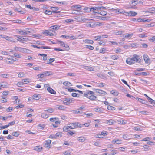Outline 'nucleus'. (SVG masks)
I'll use <instances>...</instances> for the list:
<instances>
[{"label": "nucleus", "instance_id": "774afa93", "mask_svg": "<svg viewBox=\"0 0 155 155\" xmlns=\"http://www.w3.org/2000/svg\"><path fill=\"white\" fill-rule=\"evenodd\" d=\"M12 109L13 108L12 107H9L6 109V111L7 112H11Z\"/></svg>", "mask_w": 155, "mask_h": 155}, {"label": "nucleus", "instance_id": "0e129e2a", "mask_svg": "<svg viewBox=\"0 0 155 155\" xmlns=\"http://www.w3.org/2000/svg\"><path fill=\"white\" fill-rule=\"evenodd\" d=\"M93 115V114L92 113H88L86 114V117L87 118H90L91 116Z\"/></svg>", "mask_w": 155, "mask_h": 155}, {"label": "nucleus", "instance_id": "4c0bfd02", "mask_svg": "<svg viewBox=\"0 0 155 155\" xmlns=\"http://www.w3.org/2000/svg\"><path fill=\"white\" fill-rule=\"evenodd\" d=\"M137 21L138 22H148V20H144V19H142L141 18H139L137 19Z\"/></svg>", "mask_w": 155, "mask_h": 155}, {"label": "nucleus", "instance_id": "6ab92c4d", "mask_svg": "<svg viewBox=\"0 0 155 155\" xmlns=\"http://www.w3.org/2000/svg\"><path fill=\"white\" fill-rule=\"evenodd\" d=\"M115 121L112 119L109 120H107V123L110 125H112Z\"/></svg>", "mask_w": 155, "mask_h": 155}, {"label": "nucleus", "instance_id": "c03bdc74", "mask_svg": "<svg viewBox=\"0 0 155 155\" xmlns=\"http://www.w3.org/2000/svg\"><path fill=\"white\" fill-rule=\"evenodd\" d=\"M97 8L99 9V11H101V10H102L101 9L106 10L107 9V8L103 6H98V8Z\"/></svg>", "mask_w": 155, "mask_h": 155}, {"label": "nucleus", "instance_id": "8fccbe9b", "mask_svg": "<svg viewBox=\"0 0 155 155\" xmlns=\"http://www.w3.org/2000/svg\"><path fill=\"white\" fill-rule=\"evenodd\" d=\"M64 100L67 102H72V100L70 98H65L64 99Z\"/></svg>", "mask_w": 155, "mask_h": 155}, {"label": "nucleus", "instance_id": "0eeeda50", "mask_svg": "<svg viewBox=\"0 0 155 155\" xmlns=\"http://www.w3.org/2000/svg\"><path fill=\"white\" fill-rule=\"evenodd\" d=\"M144 60L146 63L148 64L149 62V58L148 56L147 55H143V56Z\"/></svg>", "mask_w": 155, "mask_h": 155}, {"label": "nucleus", "instance_id": "58836bf2", "mask_svg": "<svg viewBox=\"0 0 155 155\" xmlns=\"http://www.w3.org/2000/svg\"><path fill=\"white\" fill-rule=\"evenodd\" d=\"M123 32L122 31H115L114 33L117 35H121Z\"/></svg>", "mask_w": 155, "mask_h": 155}, {"label": "nucleus", "instance_id": "e433bc0d", "mask_svg": "<svg viewBox=\"0 0 155 155\" xmlns=\"http://www.w3.org/2000/svg\"><path fill=\"white\" fill-rule=\"evenodd\" d=\"M75 124L76 125V128L77 127H81L84 125V124H81L79 123H75Z\"/></svg>", "mask_w": 155, "mask_h": 155}, {"label": "nucleus", "instance_id": "b1692460", "mask_svg": "<svg viewBox=\"0 0 155 155\" xmlns=\"http://www.w3.org/2000/svg\"><path fill=\"white\" fill-rule=\"evenodd\" d=\"M41 117L43 118H48L49 116L48 115L44 113H42L41 116Z\"/></svg>", "mask_w": 155, "mask_h": 155}, {"label": "nucleus", "instance_id": "20e7f679", "mask_svg": "<svg viewBox=\"0 0 155 155\" xmlns=\"http://www.w3.org/2000/svg\"><path fill=\"white\" fill-rule=\"evenodd\" d=\"M135 60L134 58H128L126 60V63L129 64H132L135 63Z\"/></svg>", "mask_w": 155, "mask_h": 155}, {"label": "nucleus", "instance_id": "ddd939ff", "mask_svg": "<svg viewBox=\"0 0 155 155\" xmlns=\"http://www.w3.org/2000/svg\"><path fill=\"white\" fill-rule=\"evenodd\" d=\"M137 2L134 0H132L131 1V2L130 3V5L131 6V8H134V7L135 6V5L137 4Z\"/></svg>", "mask_w": 155, "mask_h": 155}, {"label": "nucleus", "instance_id": "dca6fc26", "mask_svg": "<svg viewBox=\"0 0 155 155\" xmlns=\"http://www.w3.org/2000/svg\"><path fill=\"white\" fill-rule=\"evenodd\" d=\"M61 45L63 47H65L67 49H69V46L66 44H65L64 42L63 41H59Z\"/></svg>", "mask_w": 155, "mask_h": 155}, {"label": "nucleus", "instance_id": "3c124183", "mask_svg": "<svg viewBox=\"0 0 155 155\" xmlns=\"http://www.w3.org/2000/svg\"><path fill=\"white\" fill-rule=\"evenodd\" d=\"M45 111H47L50 113H51L53 112L54 111V110L52 108H50V109H49L48 110H45Z\"/></svg>", "mask_w": 155, "mask_h": 155}, {"label": "nucleus", "instance_id": "393cba45", "mask_svg": "<svg viewBox=\"0 0 155 155\" xmlns=\"http://www.w3.org/2000/svg\"><path fill=\"white\" fill-rule=\"evenodd\" d=\"M148 12L151 13H153L155 12V7H152L151 8H150Z\"/></svg>", "mask_w": 155, "mask_h": 155}, {"label": "nucleus", "instance_id": "72a5a7b5", "mask_svg": "<svg viewBox=\"0 0 155 155\" xmlns=\"http://www.w3.org/2000/svg\"><path fill=\"white\" fill-rule=\"evenodd\" d=\"M55 60L54 58H51L49 60V61L48 63H47V64H51V63L53 61H54Z\"/></svg>", "mask_w": 155, "mask_h": 155}, {"label": "nucleus", "instance_id": "bb28decb", "mask_svg": "<svg viewBox=\"0 0 155 155\" xmlns=\"http://www.w3.org/2000/svg\"><path fill=\"white\" fill-rule=\"evenodd\" d=\"M28 80V79L26 78L22 80L21 81L23 82V84H27L29 83V81Z\"/></svg>", "mask_w": 155, "mask_h": 155}, {"label": "nucleus", "instance_id": "a878e982", "mask_svg": "<svg viewBox=\"0 0 155 155\" xmlns=\"http://www.w3.org/2000/svg\"><path fill=\"white\" fill-rule=\"evenodd\" d=\"M40 96L37 94H34L33 96V99L36 100H38L40 98Z\"/></svg>", "mask_w": 155, "mask_h": 155}, {"label": "nucleus", "instance_id": "4be33fe9", "mask_svg": "<svg viewBox=\"0 0 155 155\" xmlns=\"http://www.w3.org/2000/svg\"><path fill=\"white\" fill-rule=\"evenodd\" d=\"M63 84L65 86H72V84L71 83L68 81H66L64 82Z\"/></svg>", "mask_w": 155, "mask_h": 155}, {"label": "nucleus", "instance_id": "a211bd4d", "mask_svg": "<svg viewBox=\"0 0 155 155\" xmlns=\"http://www.w3.org/2000/svg\"><path fill=\"white\" fill-rule=\"evenodd\" d=\"M83 42L86 43L92 44L94 43V41L92 40L89 39H86L83 40Z\"/></svg>", "mask_w": 155, "mask_h": 155}, {"label": "nucleus", "instance_id": "cd10ccee", "mask_svg": "<svg viewBox=\"0 0 155 155\" xmlns=\"http://www.w3.org/2000/svg\"><path fill=\"white\" fill-rule=\"evenodd\" d=\"M137 100L140 103L143 104H145L146 102V101L145 100L140 98H138Z\"/></svg>", "mask_w": 155, "mask_h": 155}, {"label": "nucleus", "instance_id": "a19ab883", "mask_svg": "<svg viewBox=\"0 0 155 155\" xmlns=\"http://www.w3.org/2000/svg\"><path fill=\"white\" fill-rule=\"evenodd\" d=\"M51 27L53 29L58 30L59 28V27L57 25H54L51 26L50 28Z\"/></svg>", "mask_w": 155, "mask_h": 155}, {"label": "nucleus", "instance_id": "09e8293b", "mask_svg": "<svg viewBox=\"0 0 155 155\" xmlns=\"http://www.w3.org/2000/svg\"><path fill=\"white\" fill-rule=\"evenodd\" d=\"M95 111L96 112H100V113H102V111L101 109L100 108H97L95 109Z\"/></svg>", "mask_w": 155, "mask_h": 155}, {"label": "nucleus", "instance_id": "412c9836", "mask_svg": "<svg viewBox=\"0 0 155 155\" xmlns=\"http://www.w3.org/2000/svg\"><path fill=\"white\" fill-rule=\"evenodd\" d=\"M97 91L96 92L100 94H101L104 95H105L107 94V93L106 92L102 90L97 89Z\"/></svg>", "mask_w": 155, "mask_h": 155}, {"label": "nucleus", "instance_id": "423d86ee", "mask_svg": "<svg viewBox=\"0 0 155 155\" xmlns=\"http://www.w3.org/2000/svg\"><path fill=\"white\" fill-rule=\"evenodd\" d=\"M51 140H47L46 141V143L44 144L45 147L46 148H50V144H51Z\"/></svg>", "mask_w": 155, "mask_h": 155}, {"label": "nucleus", "instance_id": "c85d7f7f", "mask_svg": "<svg viewBox=\"0 0 155 155\" xmlns=\"http://www.w3.org/2000/svg\"><path fill=\"white\" fill-rule=\"evenodd\" d=\"M12 134L14 136L18 137L19 135V131L14 132L12 133Z\"/></svg>", "mask_w": 155, "mask_h": 155}, {"label": "nucleus", "instance_id": "2eb2a0df", "mask_svg": "<svg viewBox=\"0 0 155 155\" xmlns=\"http://www.w3.org/2000/svg\"><path fill=\"white\" fill-rule=\"evenodd\" d=\"M78 140L80 142H83L85 140L86 138L85 137L81 136L79 137L78 138Z\"/></svg>", "mask_w": 155, "mask_h": 155}, {"label": "nucleus", "instance_id": "603ef678", "mask_svg": "<svg viewBox=\"0 0 155 155\" xmlns=\"http://www.w3.org/2000/svg\"><path fill=\"white\" fill-rule=\"evenodd\" d=\"M101 37L100 36H95L94 38V40L95 41H97V40H101Z\"/></svg>", "mask_w": 155, "mask_h": 155}, {"label": "nucleus", "instance_id": "5fc2aeb1", "mask_svg": "<svg viewBox=\"0 0 155 155\" xmlns=\"http://www.w3.org/2000/svg\"><path fill=\"white\" fill-rule=\"evenodd\" d=\"M150 140V138L148 137H147L145 138H144L141 141H149Z\"/></svg>", "mask_w": 155, "mask_h": 155}, {"label": "nucleus", "instance_id": "79ce46f5", "mask_svg": "<svg viewBox=\"0 0 155 155\" xmlns=\"http://www.w3.org/2000/svg\"><path fill=\"white\" fill-rule=\"evenodd\" d=\"M143 147H144L145 149H146V150H145V151L149 150L150 149V147L149 146H147V145H144L143 146Z\"/></svg>", "mask_w": 155, "mask_h": 155}, {"label": "nucleus", "instance_id": "5701e85b", "mask_svg": "<svg viewBox=\"0 0 155 155\" xmlns=\"http://www.w3.org/2000/svg\"><path fill=\"white\" fill-rule=\"evenodd\" d=\"M99 14L102 16H104L107 14V12L106 11L101 10V11H99Z\"/></svg>", "mask_w": 155, "mask_h": 155}, {"label": "nucleus", "instance_id": "f8f14e48", "mask_svg": "<svg viewBox=\"0 0 155 155\" xmlns=\"http://www.w3.org/2000/svg\"><path fill=\"white\" fill-rule=\"evenodd\" d=\"M68 91L69 92H71L73 91H74V92H77V91H79V92L81 94H83V92L79 90H76L74 89H72V88H69L68 89Z\"/></svg>", "mask_w": 155, "mask_h": 155}, {"label": "nucleus", "instance_id": "338daca9", "mask_svg": "<svg viewBox=\"0 0 155 155\" xmlns=\"http://www.w3.org/2000/svg\"><path fill=\"white\" fill-rule=\"evenodd\" d=\"M23 85V84L22 81L18 82L17 84V85L18 87H21V85Z\"/></svg>", "mask_w": 155, "mask_h": 155}, {"label": "nucleus", "instance_id": "c756f323", "mask_svg": "<svg viewBox=\"0 0 155 155\" xmlns=\"http://www.w3.org/2000/svg\"><path fill=\"white\" fill-rule=\"evenodd\" d=\"M98 8V6L97 7H91L90 8H89V9H90V10H96V11H99V9L97 8Z\"/></svg>", "mask_w": 155, "mask_h": 155}, {"label": "nucleus", "instance_id": "7ed1b4c3", "mask_svg": "<svg viewBox=\"0 0 155 155\" xmlns=\"http://www.w3.org/2000/svg\"><path fill=\"white\" fill-rule=\"evenodd\" d=\"M4 61L5 62L9 64H13L14 61H16V60H14L13 59H11L10 58L5 59L4 60Z\"/></svg>", "mask_w": 155, "mask_h": 155}, {"label": "nucleus", "instance_id": "680f3d73", "mask_svg": "<svg viewBox=\"0 0 155 155\" xmlns=\"http://www.w3.org/2000/svg\"><path fill=\"white\" fill-rule=\"evenodd\" d=\"M14 22L17 23H22V21L20 20H14Z\"/></svg>", "mask_w": 155, "mask_h": 155}, {"label": "nucleus", "instance_id": "37998d69", "mask_svg": "<svg viewBox=\"0 0 155 155\" xmlns=\"http://www.w3.org/2000/svg\"><path fill=\"white\" fill-rule=\"evenodd\" d=\"M52 12L51 11H48L47 10L45 11V13L48 15L51 14Z\"/></svg>", "mask_w": 155, "mask_h": 155}, {"label": "nucleus", "instance_id": "de8ad7c7", "mask_svg": "<svg viewBox=\"0 0 155 155\" xmlns=\"http://www.w3.org/2000/svg\"><path fill=\"white\" fill-rule=\"evenodd\" d=\"M68 38L70 39H75L77 38L74 36H68Z\"/></svg>", "mask_w": 155, "mask_h": 155}, {"label": "nucleus", "instance_id": "6e6552de", "mask_svg": "<svg viewBox=\"0 0 155 155\" xmlns=\"http://www.w3.org/2000/svg\"><path fill=\"white\" fill-rule=\"evenodd\" d=\"M44 76H48L52 75V73L51 71H45L43 72Z\"/></svg>", "mask_w": 155, "mask_h": 155}, {"label": "nucleus", "instance_id": "e2e57ef3", "mask_svg": "<svg viewBox=\"0 0 155 155\" xmlns=\"http://www.w3.org/2000/svg\"><path fill=\"white\" fill-rule=\"evenodd\" d=\"M132 35H133L132 34H128L127 35H124V37L125 38H128L130 37H131Z\"/></svg>", "mask_w": 155, "mask_h": 155}, {"label": "nucleus", "instance_id": "a18cd8bd", "mask_svg": "<svg viewBox=\"0 0 155 155\" xmlns=\"http://www.w3.org/2000/svg\"><path fill=\"white\" fill-rule=\"evenodd\" d=\"M106 51V49L105 48H103L101 49L100 50V53H104Z\"/></svg>", "mask_w": 155, "mask_h": 155}, {"label": "nucleus", "instance_id": "f704fd0d", "mask_svg": "<svg viewBox=\"0 0 155 155\" xmlns=\"http://www.w3.org/2000/svg\"><path fill=\"white\" fill-rule=\"evenodd\" d=\"M57 108L58 109L60 110H64L65 109V107L63 106L62 105H60L59 106H58L57 107Z\"/></svg>", "mask_w": 155, "mask_h": 155}, {"label": "nucleus", "instance_id": "052dcab7", "mask_svg": "<svg viewBox=\"0 0 155 155\" xmlns=\"http://www.w3.org/2000/svg\"><path fill=\"white\" fill-rule=\"evenodd\" d=\"M55 136L58 137H61L62 136V133L61 132H58L56 134Z\"/></svg>", "mask_w": 155, "mask_h": 155}, {"label": "nucleus", "instance_id": "ea45409f", "mask_svg": "<svg viewBox=\"0 0 155 155\" xmlns=\"http://www.w3.org/2000/svg\"><path fill=\"white\" fill-rule=\"evenodd\" d=\"M15 10V11H17L21 14H24L25 13V12H24L22 11L19 10V9L18 8H16Z\"/></svg>", "mask_w": 155, "mask_h": 155}, {"label": "nucleus", "instance_id": "f03ea898", "mask_svg": "<svg viewBox=\"0 0 155 155\" xmlns=\"http://www.w3.org/2000/svg\"><path fill=\"white\" fill-rule=\"evenodd\" d=\"M15 50L20 51L23 53H27L28 50L26 49L22 48L20 47H15Z\"/></svg>", "mask_w": 155, "mask_h": 155}, {"label": "nucleus", "instance_id": "bf43d9fd", "mask_svg": "<svg viewBox=\"0 0 155 155\" xmlns=\"http://www.w3.org/2000/svg\"><path fill=\"white\" fill-rule=\"evenodd\" d=\"M148 100L150 103L151 104H152L153 103H155V101L153 100L152 99L149 97V99H148Z\"/></svg>", "mask_w": 155, "mask_h": 155}, {"label": "nucleus", "instance_id": "9d476101", "mask_svg": "<svg viewBox=\"0 0 155 155\" xmlns=\"http://www.w3.org/2000/svg\"><path fill=\"white\" fill-rule=\"evenodd\" d=\"M43 34L45 35H50L51 36H53L54 34L50 31H44L43 32Z\"/></svg>", "mask_w": 155, "mask_h": 155}, {"label": "nucleus", "instance_id": "7c9ffc66", "mask_svg": "<svg viewBox=\"0 0 155 155\" xmlns=\"http://www.w3.org/2000/svg\"><path fill=\"white\" fill-rule=\"evenodd\" d=\"M107 109L109 110H115V108L114 107L109 105L107 106Z\"/></svg>", "mask_w": 155, "mask_h": 155}, {"label": "nucleus", "instance_id": "4468645a", "mask_svg": "<svg viewBox=\"0 0 155 155\" xmlns=\"http://www.w3.org/2000/svg\"><path fill=\"white\" fill-rule=\"evenodd\" d=\"M83 68L90 71H92L94 70V69L93 68L87 66H83Z\"/></svg>", "mask_w": 155, "mask_h": 155}, {"label": "nucleus", "instance_id": "13d9d810", "mask_svg": "<svg viewBox=\"0 0 155 155\" xmlns=\"http://www.w3.org/2000/svg\"><path fill=\"white\" fill-rule=\"evenodd\" d=\"M139 37L140 38H143L145 37H147V36L145 34H139L138 35Z\"/></svg>", "mask_w": 155, "mask_h": 155}, {"label": "nucleus", "instance_id": "4d7b16f0", "mask_svg": "<svg viewBox=\"0 0 155 155\" xmlns=\"http://www.w3.org/2000/svg\"><path fill=\"white\" fill-rule=\"evenodd\" d=\"M69 127L68 126H65L63 128V130L65 132H67L68 131V129Z\"/></svg>", "mask_w": 155, "mask_h": 155}, {"label": "nucleus", "instance_id": "6e6d98bb", "mask_svg": "<svg viewBox=\"0 0 155 155\" xmlns=\"http://www.w3.org/2000/svg\"><path fill=\"white\" fill-rule=\"evenodd\" d=\"M110 93L116 96H117L118 95V93L117 92L114 91H111Z\"/></svg>", "mask_w": 155, "mask_h": 155}, {"label": "nucleus", "instance_id": "69168bd1", "mask_svg": "<svg viewBox=\"0 0 155 155\" xmlns=\"http://www.w3.org/2000/svg\"><path fill=\"white\" fill-rule=\"evenodd\" d=\"M24 107V105L20 104V105H19L16 106L15 107V108L16 109H18L19 108H22Z\"/></svg>", "mask_w": 155, "mask_h": 155}, {"label": "nucleus", "instance_id": "f3484780", "mask_svg": "<svg viewBox=\"0 0 155 155\" xmlns=\"http://www.w3.org/2000/svg\"><path fill=\"white\" fill-rule=\"evenodd\" d=\"M137 14V13L136 12L132 11H130L128 13V14L131 16H135Z\"/></svg>", "mask_w": 155, "mask_h": 155}, {"label": "nucleus", "instance_id": "1a4fd4ad", "mask_svg": "<svg viewBox=\"0 0 155 155\" xmlns=\"http://www.w3.org/2000/svg\"><path fill=\"white\" fill-rule=\"evenodd\" d=\"M47 90L49 93L51 94H56V91L51 87H48Z\"/></svg>", "mask_w": 155, "mask_h": 155}, {"label": "nucleus", "instance_id": "2f4dec72", "mask_svg": "<svg viewBox=\"0 0 155 155\" xmlns=\"http://www.w3.org/2000/svg\"><path fill=\"white\" fill-rule=\"evenodd\" d=\"M17 38L18 39H17V40L20 42H22V41H24V40L25 39L21 36H18Z\"/></svg>", "mask_w": 155, "mask_h": 155}, {"label": "nucleus", "instance_id": "f257e3e1", "mask_svg": "<svg viewBox=\"0 0 155 155\" xmlns=\"http://www.w3.org/2000/svg\"><path fill=\"white\" fill-rule=\"evenodd\" d=\"M94 92L90 91H87L84 93V96L91 100H95L97 97L94 95Z\"/></svg>", "mask_w": 155, "mask_h": 155}, {"label": "nucleus", "instance_id": "9b49d317", "mask_svg": "<svg viewBox=\"0 0 155 155\" xmlns=\"http://www.w3.org/2000/svg\"><path fill=\"white\" fill-rule=\"evenodd\" d=\"M42 149V147L40 146H38L35 147L34 150L38 152H40Z\"/></svg>", "mask_w": 155, "mask_h": 155}, {"label": "nucleus", "instance_id": "473e14b6", "mask_svg": "<svg viewBox=\"0 0 155 155\" xmlns=\"http://www.w3.org/2000/svg\"><path fill=\"white\" fill-rule=\"evenodd\" d=\"M8 74H4L0 75V77L2 78H6L8 77Z\"/></svg>", "mask_w": 155, "mask_h": 155}, {"label": "nucleus", "instance_id": "c9c22d12", "mask_svg": "<svg viewBox=\"0 0 155 155\" xmlns=\"http://www.w3.org/2000/svg\"><path fill=\"white\" fill-rule=\"evenodd\" d=\"M112 59L114 60H117L119 58V57L118 56L112 55L111 56Z\"/></svg>", "mask_w": 155, "mask_h": 155}, {"label": "nucleus", "instance_id": "864d4df0", "mask_svg": "<svg viewBox=\"0 0 155 155\" xmlns=\"http://www.w3.org/2000/svg\"><path fill=\"white\" fill-rule=\"evenodd\" d=\"M86 48L89 49L91 50H93L94 49V47L93 46H89L86 45Z\"/></svg>", "mask_w": 155, "mask_h": 155}, {"label": "nucleus", "instance_id": "aec40b11", "mask_svg": "<svg viewBox=\"0 0 155 155\" xmlns=\"http://www.w3.org/2000/svg\"><path fill=\"white\" fill-rule=\"evenodd\" d=\"M70 125L68 126L69 128L73 129L76 128V125L75 123H72L70 124Z\"/></svg>", "mask_w": 155, "mask_h": 155}, {"label": "nucleus", "instance_id": "49530a36", "mask_svg": "<svg viewBox=\"0 0 155 155\" xmlns=\"http://www.w3.org/2000/svg\"><path fill=\"white\" fill-rule=\"evenodd\" d=\"M18 77L19 78H22L24 77L25 76V74L23 73H20L18 75Z\"/></svg>", "mask_w": 155, "mask_h": 155}, {"label": "nucleus", "instance_id": "39448f33", "mask_svg": "<svg viewBox=\"0 0 155 155\" xmlns=\"http://www.w3.org/2000/svg\"><path fill=\"white\" fill-rule=\"evenodd\" d=\"M31 46L32 47H33L34 48H37L38 49H40V48H42V49H51V48L50 47L47 46H42L41 47H38L35 45H31Z\"/></svg>", "mask_w": 155, "mask_h": 155}]
</instances>
